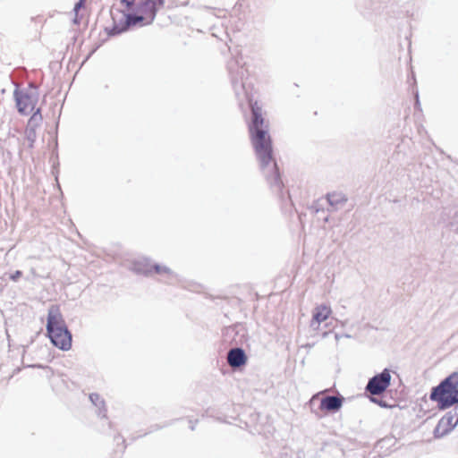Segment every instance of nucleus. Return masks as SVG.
<instances>
[{"label": "nucleus", "instance_id": "nucleus-1", "mask_svg": "<svg viewBox=\"0 0 458 458\" xmlns=\"http://www.w3.org/2000/svg\"><path fill=\"white\" fill-rule=\"evenodd\" d=\"M250 120L248 123L250 137L256 157L259 163L267 183L272 191L280 199H284V182L281 178L278 165L273 157V143L267 126L264 127V118L261 107L258 102L250 100Z\"/></svg>", "mask_w": 458, "mask_h": 458}, {"label": "nucleus", "instance_id": "nucleus-2", "mask_svg": "<svg viewBox=\"0 0 458 458\" xmlns=\"http://www.w3.org/2000/svg\"><path fill=\"white\" fill-rule=\"evenodd\" d=\"M46 328L47 335L54 346L62 351H69L71 349L72 335L58 306L52 305L49 308Z\"/></svg>", "mask_w": 458, "mask_h": 458}, {"label": "nucleus", "instance_id": "nucleus-3", "mask_svg": "<svg viewBox=\"0 0 458 458\" xmlns=\"http://www.w3.org/2000/svg\"><path fill=\"white\" fill-rule=\"evenodd\" d=\"M429 400L437 403L440 411L458 403V371H454L430 390Z\"/></svg>", "mask_w": 458, "mask_h": 458}, {"label": "nucleus", "instance_id": "nucleus-4", "mask_svg": "<svg viewBox=\"0 0 458 458\" xmlns=\"http://www.w3.org/2000/svg\"><path fill=\"white\" fill-rule=\"evenodd\" d=\"M131 270L145 276H150L156 273L163 276L160 281L167 284H174L180 281L178 275L172 271L168 267L157 263H151L148 259H140L135 260L131 265Z\"/></svg>", "mask_w": 458, "mask_h": 458}, {"label": "nucleus", "instance_id": "nucleus-5", "mask_svg": "<svg viewBox=\"0 0 458 458\" xmlns=\"http://www.w3.org/2000/svg\"><path fill=\"white\" fill-rule=\"evenodd\" d=\"M113 26L105 29L109 37L121 35L135 26L142 27L148 25L145 18L135 10L133 12L123 13V17L118 22L114 18H113Z\"/></svg>", "mask_w": 458, "mask_h": 458}, {"label": "nucleus", "instance_id": "nucleus-6", "mask_svg": "<svg viewBox=\"0 0 458 458\" xmlns=\"http://www.w3.org/2000/svg\"><path fill=\"white\" fill-rule=\"evenodd\" d=\"M245 63L242 57H233L227 62V70L231 79V83L236 96H240L245 91V81L247 69L244 67Z\"/></svg>", "mask_w": 458, "mask_h": 458}, {"label": "nucleus", "instance_id": "nucleus-7", "mask_svg": "<svg viewBox=\"0 0 458 458\" xmlns=\"http://www.w3.org/2000/svg\"><path fill=\"white\" fill-rule=\"evenodd\" d=\"M13 98L18 112L21 114H28L34 109L38 102V88L31 83L28 90H21L16 88L13 91Z\"/></svg>", "mask_w": 458, "mask_h": 458}, {"label": "nucleus", "instance_id": "nucleus-8", "mask_svg": "<svg viewBox=\"0 0 458 458\" xmlns=\"http://www.w3.org/2000/svg\"><path fill=\"white\" fill-rule=\"evenodd\" d=\"M391 371L384 369L380 373L370 377L365 386V393L368 395H383L391 385Z\"/></svg>", "mask_w": 458, "mask_h": 458}, {"label": "nucleus", "instance_id": "nucleus-9", "mask_svg": "<svg viewBox=\"0 0 458 458\" xmlns=\"http://www.w3.org/2000/svg\"><path fill=\"white\" fill-rule=\"evenodd\" d=\"M165 5V0H140L135 5V11L140 13L147 24H152L156 19L157 12Z\"/></svg>", "mask_w": 458, "mask_h": 458}, {"label": "nucleus", "instance_id": "nucleus-10", "mask_svg": "<svg viewBox=\"0 0 458 458\" xmlns=\"http://www.w3.org/2000/svg\"><path fill=\"white\" fill-rule=\"evenodd\" d=\"M456 414V411H447L438 421L434 429V437L436 438L442 437L453 431L458 424L453 422Z\"/></svg>", "mask_w": 458, "mask_h": 458}, {"label": "nucleus", "instance_id": "nucleus-11", "mask_svg": "<svg viewBox=\"0 0 458 458\" xmlns=\"http://www.w3.org/2000/svg\"><path fill=\"white\" fill-rule=\"evenodd\" d=\"M345 398L341 395H327L320 400L319 409L323 411L337 412L341 410Z\"/></svg>", "mask_w": 458, "mask_h": 458}, {"label": "nucleus", "instance_id": "nucleus-12", "mask_svg": "<svg viewBox=\"0 0 458 458\" xmlns=\"http://www.w3.org/2000/svg\"><path fill=\"white\" fill-rule=\"evenodd\" d=\"M248 357L242 347H233L228 351L227 362L233 369H239L246 365Z\"/></svg>", "mask_w": 458, "mask_h": 458}, {"label": "nucleus", "instance_id": "nucleus-13", "mask_svg": "<svg viewBox=\"0 0 458 458\" xmlns=\"http://www.w3.org/2000/svg\"><path fill=\"white\" fill-rule=\"evenodd\" d=\"M331 312L332 310L329 306L325 304L317 306L312 313L310 327L315 328V325L319 326L321 322H324L329 318Z\"/></svg>", "mask_w": 458, "mask_h": 458}, {"label": "nucleus", "instance_id": "nucleus-14", "mask_svg": "<svg viewBox=\"0 0 458 458\" xmlns=\"http://www.w3.org/2000/svg\"><path fill=\"white\" fill-rule=\"evenodd\" d=\"M37 119H38L39 121L42 120L40 108H38L33 113L32 116L30 119L29 125L26 127V130H25V139L28 141V147L30 148H32L34 147V143L37 139L36 129L34 126H31L30 123L32 121H35Z\"/></svg>", "mask_w": 458, "mask_h": 458}, {"label": "nucleus", "instance_id": "nucleus-15", "mask_svg": "<svg viewBox=\"0 0 458 458\" xmlns=\"http://www.w3.org/2000/svg\"><path fill=\"white\" fill-rule=\"evenodd\" d=\"M89 400L94 406L98 409V415L101 418L106 417L107 409L106 407L105 400L98 393H91Z\"/></svg>", "mask_w": 458, "mask_h": 458}, {"label": "nucleus", "instance_id": "nucleus-16", "mask_svg": "<svg viewBox=\"0 0 458 458\" xmlns=\"http://www.w3.org/2000/svg\"><path fill=\"white\" fill-rule=\"evenodd\" d=\"M327 199L332 207L337 206L338 204H344L347 200L343 194L335 192L328 193L327 195Z\"/></svg>", "mask_w": 458, "mask_h": 458}, {"label": "nucleus", "instance_id": "nucleus-17", "mask_svg": "<svg viewBox=\"0 0 458 458\" xmlns=\"http://www.w3.org/2000/svg\"><path fill=\"white\" fill-rule=\"evenodd\" d=\"M368 396L371 403L378 405L381 408H385V409L392 408V405H390L386 400H384L382 395H368Z\"/></svg>", "mask_w": 458, "mask_h": 458}, {"label": "nucleus", "instance_id": "nucleus-18", "mask_svg": "<svg viewBox=\"0 0 458 458\" xmlns=\"http://www.w3.org/2000/svg\"><path fill=\"white\" fill-rule=\"evenodd\" d=\"M170 424H171V423H165V424H164V425H159V424H154V425H151V426H150V428H149L148 432H146V433L144 434V436H146V435H147V434H148V433H151V432H154V431L159 430V429H161V428H165V427H167V426H169Z\"/></svg>", "mask_w": 458, "mask_h": 458}, {"label": "nucleus", "instance_id": "nucleus-19", "mask_svg": "<svg viewBox=\"0 0 458 458\" xmlns=\"http://www.w3.org/2000/svg\"><path fill=\"white\" fill-rule=\"evenodd\" d=\"M392 441H393V438H391V437H389V438L386 437V438L380 439L379 441H377L376 447L383 448L385 445L391 443Z\"/></svg>", "mask_w": 458, "mask_h": 458}, {"label": "nucleus", "instance_id": "nucleus-20", "mask_svg": "<svg viewBox=\"0 0 458 458\" xmlns=\"http://www.w3.org/2000/svg\"><path fill=\"white\" fill-rule=\"evenodd\" d=\"M136 0H121V3L128 9L133 10Z\"/></svg>", "mask_w": 458, "mask_h": 458}, {"label": "nucleus", "instance_id": "nucleus-21", "mask_svg": "<svg viewBox=\"0 0 458 458\" xmlns=\"http://www.w3.org/2000/svg\"><path fill=\"white\" fill-rule=\"evenodd\" d=\"M22 272L21 270H16L13 273L10 274L9 278L12 281L16 282L20 277H21Z\"/></svg>", "mask_w": 458, "mask_h": 458}, {"label": "nucleus", "instance_id": "nucleus-22", "mask_svg": "<svg viewBox=\"0 0 458 458\" xmlns=\"http://www.w3.org/2000/svg\"><path fill=\"white\" fill-rule=\"evenodd\" d=\"M203 9L206 10L207 12H208L210 14L212 15H215V16H217L216 13H215V11H216V8L214 7H211V6H203Z\"/></svg>", "mask_w": 458, "mask_h": 458}, {"label": "nucleus", "instance_id": "nucleus-23", "mask_svg": "<svg viewBox=\"0 0 458 458\" xmlns=\"http://www.w3.org/2000/svg\"><path fill=\"white\" fill-rule=\"evenodd\" d=\"M452 407H454L452 411H456V414H455V417H456L455 424H458V403L453 404L450 408H452Z\"/></svg>", "mask_w": 458, "mask_h": 458}, {"label": "nucleus", "instance_id": "nucleus-24", "mask_svg": "<svg viewBox=\"0 0 458 458\" xmlns=\"http://www.w3.org/2000/svg\"><path fill=\"white\" fill-rule=\"evenodd\" d=\"M120 440H121L122 444L125 443V439L122 436L118 435L114 437V441H116L117 445H119Z\"/></svg>", "mask_w": 458, "mask_h": 458}, {"label": "nucleus", "instance_id": "nucleus-25", "mask_svg": "<svg viewBox=\"0 0 458 458\" xmlns=\"http://www.w3.org/2000/svg\"><path fill=\"white\" fill-rule=\"evenodd\" d=\"M84 3V0H79L78 3L75 4L74 9L80 8Z\"/></svg>", "mask_w": 458, "mask_h": 458}, {"label": "nucleus", "instance_id": "nucleus-26", "mask_svg": "<svg viewBox=\"0 0 458 458\" xmlns=\"http://www.w3.org/2000/svg\"><path fill=\"white\" fill-rule=\"evenodd\" d=\"M416 106H420L419 93L418 92L416 93Z\"/></svg>", "mask_w": 458, "mask_h": 458}, {"label": "nucleus", "instance_id": "nucleus-27", "mask_svg": "<svg viewBox=\"0 0 458 458\" xmlns=\"http://www.w3.org/2000/svg\"><path fill=\"white\" fill-rule=\"evenodd\" d=\"M190 424H191V425H190V428H191V430H194V429H195V425L191 422V420H190Z\"/></svg>", "mask_w": 458, "mask_h": 458}, {"label": "nucleus", "instance_id": "nucleus-28", "mask_svg": "<svg viewBox=\"0 0 458 458\" xmlns=\"http://www.w3.org/2000/svg\"><path fill=\"white\" fill-rule=\"evenodd\" d=\"M335 337L336 340H339L341 337H343V335L335 334Z\"/></svg>", "mask_w": 458, "mask_h": 458}, {"label": "nucleus", "instance_id": "nucleus-29", "mask_svg": "<svg viewBox=\"0 0 458 458\" xmlns=\"http://www.w3.org/2000/svg\"><path fill=\"white\" fill-rule=\"evenodd\" d=\"M343 337L351 338L352 336H351V335H349V334H344V335H343Z\"/></svg>", "mask_w": 458, "mask_h": 458}]
</instances>
